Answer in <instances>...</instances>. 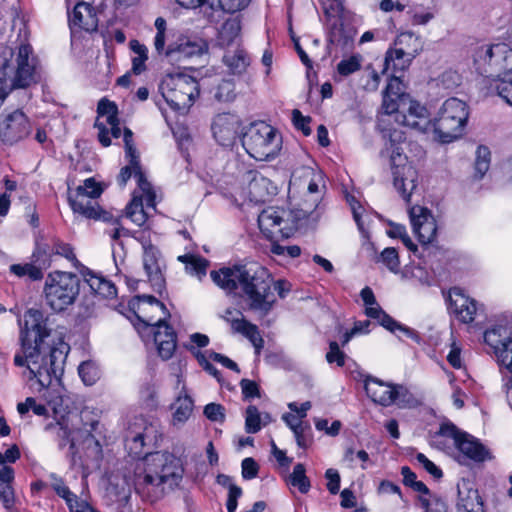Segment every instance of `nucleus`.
<instances>
[{
	"mask_svg": "<svg viewBox=\"0 0 512 512\" xmlns=\"http://www.w3.org/2000/svg\"><path fill=\"white\" fill-rule=\"evenodd\" d=\"M32 256H74V251L69 244L57 239H41L37 241L36 251Z\"/></svg>",
	"mask_w": 512,
	"mask_h": 512,
	"instance_id": "obj_37",
	"label": "nucleus"
},
{
	"mask_svg": "<svg viewBox=\"0 0 512 512\" xmlns=\"http://www.w3.org/2000/svg\"><path fill=\"white\" fill-rule=\"evenodd\" d=\"M360 68V57L355 55L348 59L341 60L337 65V71L342 76H349Z\"/></svg>",
	"mask_w": 512,
	"mask_h": 512,
	"instance_id": "obj_54",
	"label": "nucleus"
},
{
	"mask_svg": "<svg viewBox=\"0 0 512 512\" xmlns=\"http://www.w3.org/2000/svg\"><path fill=\"white\" fill-rule=\"evenodd\" d=\"M346 355L340 350L337 342L332 341L329 344V351L326 353V360L329 364L336 363L342 367L345 364Z\"/></svg>",
	"mask_w": 512,
	"mask_h": 512,
	"instance_id": "obj_58",
	"label": "nucleus"
},
{
	"mask_svg": "<svg viewBox=\"0 0 512 512\" xmlns=\"http://www.w3.org/2000/svg\"><path fill=\"white\" fill-rule=\"evenodd\" d=\"M223 61L230 72L235 75L244 73L250 64V59L246 51L239 47L233 52L227 51L223 57Z\"/></svg>",
	"mask_w": 512,
	"mask_h": 512,
	"instance_id": "obj_41",
	"label": "nucleus"
},
{
	"mask_svg": "<svg viewBox=\"0 0 512 512\" xmlns=\"http://www.w3.org/2000/svg\"><path fill=\"white\" fill-rule=\"evenodd\" d=\"M159 90L171 109L181 114L186 113L199 96L197 80L183 73L167 75Z\"/></svg>",
	"mask_w": 512,
	"mask_h": 512,
	"instance_id": "obj_8",
	"label": "nucleus"
},
{
	"mask_svg": "<svg viewBox=\"0 0 512 512\" xmlns=\"http://www.w3.org/2000/svg\"><path fill=\"white\" fill-rule=\"evenodd\" d=\"M287 211L278 207H267L258 216V226L263 235L269 239L288 237L291 228L287 226L288 219H285Z\"/></svg>",
	"mask_w": 512,
	"mask_h": 512,
	"instance_id": "obj_17",
	"label": "nucleus"
},
{
	"mask_svg": "<svg viewBox=\"0 0 512 512\" xmlns=\"http://www.w3.org/2000/svg\"><path fill=\"white\" fill-rule=\"evenodd\" d=\"M51 330L47 326V318L38 309H29L24 314V322L20 325V351L14 357L18 367L26 366L30 379H37L42 387L52 382L62 371L63 353L57 348H51L48 356H43L45 339Z\"/></svg>",
	"mask_w": 512,
	"mask_h": 512,
	"instance_id": "obj_1",
	"label": "nucleus"
},
{
	"mask_svg": "<svg viewBox=\"0 0 512 512\" xmlns=\"http://www.w3.org/2000/svg\"><path fill=\"white\" fill-rule=\"evenodd\" d=\"M155 432L156 429L152 425L145 426L143 431L140 432L129 431L125 437V446L130 455L140 457L143 453L146 441L151 442L155 438V436H153Z\"/></svg>",
	"mask_w": 512,
	"mask_h": 512,
	"instance_id": "obj_36",
	"label": "nucleus"
},
{
	"mask_svg": "<svg viewBox=\"0 0 512 512\" xmlns=\"http://www.w3.org/2000/svg\"><path fill=\"white\" fill-rule=\"evenodd\" d=\"M211 128L214 138L220 145L230 146L237 137L239 119L229 113L218 114L214 118Z\"/></svg>",
	"mask_w": 512,
	"mask_h": 512,
	"instance_id": "obj_27",
	"label": "nucleus"
},
{
	"mask_svg": "<svg viewBox=\"0 0 512 512\" xmlns=\"http://www.w3.org/2000/svg\"><path fill=\"white\" fill-rule=\"evenodd\" d=\"M47 430H51L59 439V446L62 448L67 443H70V449H74V441L71 439V430L64 423L56 422L46 426Z\"/></svg>",
	"mask_w": 512,
	"mask_h": 512,
	"instance_id": "obj_48",
	"label": "nucleus"
},
{
	"mask_svg": "<svg viewBox=\"0 0 512 512\" xmlns=\"http://www.w3.org/2000/svg\"><path fill=\"white\" fill-rule=\"evenodd\" d=\"M497 94L504 99L510 106H512V76L503 78L500 82L492 84Z\"/></svg>",
	"mask_w": 512,
	"mask_h": 512,
	"instance_id": "obj_56",
	"label": "nucleus"
},
{
	"mask_svg": "<svg viewBox=\"0 0 512 512\" xmlns=\"http://www.w3.org/2000/svg\"><path fill=\"white\" fill-rule=\"evenodd\" d=\"M148 281L154 290L161 292L165 287V278L157 258H145L143 262Z\"/></svg>",
	"mask_w": 512,
	"mask_h": 512,
	"instance_id": "obj_42",
	"label": "nucleus"
},
{
	"mask_svg": "<svg viewBox=\"0 0 512 512\" xmlns=\"http://www.w3.org/2000/svg\"><path fill=\"white\" fill-rule=\"evenodd\" d=\"M469 116L466 103L458 98H449L441 106L438 116L432 123L438 139L449 143L459 138Z\"/></svg>",
	"mask_w": 512,
	"mask_h": 512,
	"instance_id": "obj_7",
	"label": "nucleus"
},
{
	"mask_svg": "<svg viewBox=\"0 0 512 512\" xmlns=\"http://www.w3.org/2000/svg\"><path fill=\"white\" fill-rule=\"evenodd\" d=\"M320 202H316L312 206V198L306 197L298 207H301L302 216H311L312 223H316L320 218V212L318 211Z\"/></svg>",
	"mask_w": 512,
	"mask_h": 512,
	"instance_id": "obj_61",
	"label": "nucleus"
},
{
	"mask_svg": "<svg viewBox=\"0 0 512 512\" xmlns=\"http://www.w3.org/2000/svg\"><path fill=\"white\" fill-rule=\"evenodd\" d=\"M242 146L250 157L259 160H270L277 156L281 139L276 131L265 122L251 124L243 133Z\"/></svg>",
	"mask_w": 512,
	"mask_h": 512,
	"instance_id": "obj_10",
	"label": "nucleus"
},
{
	"mask_svg": "<svg viewBox=\"0 0 512 512\" xmlns=\"http://www.w3.org/2000/svg\"><path fill=\"white\" fill-rule=\"evenodd\" d=\"M69 25L72 29L95 31L98 27L95 8L85 1L76 2L72 13H69Z\"/></svg>",
	"mask_w": 512,
	"mask_h": 512,
	"instance_id": "obj_29",
	"label": "nucleus"
},
{
	"mask_svg": "<svg viewBox=\"0 0 512 512\" xmlns=\"http://www.w3.org/2000/svg\"><path fill=\"white\" fill-rule=\"evenodd\" d=\"M292 120L295 128L300 130L305 136H309L311 134V128L309 127V123L311 121L310 117H305L299 110L294 109L292 111Z\"/></svg>",
	"mask_w": 512,
	"mask_h": 512,
	"instance_id": "obj_62",
	"label": "nucleus"
},
{
	"mask_svg": "<svg viewBox=\"0 0 512 512\" xmlns=\"http://www.w3.org/2000/svg\"><path fill=\"white\" fill-rule=\"evenodd\" d=\"M49 267V263L40 258L29 262H22L10 265V272L19 278H27L31 281L41 280L45 270Z\"/></svg>",
	"mask_w": 512,
	"mask_h": 512,
	"instance_id": "obj_35",
	"label": "nucleus"
},
{
	"mask_svg": "<svg viewBox=\"0 0 512 512\" xmlns=\"http://www.w3.org/2000/svg\"><path fill=\"white\" fill-rule=\"evenodd\" d=\"M227 321L230 322L231 328L235 333H241L245 337H247L250 342L253 344L256 353H260V350L263 348L264 340L261 337L259 330L256 325L248 322L244 318H236Z\"/></svg>",
	"mask_w": 512,
	"mask_h": 512,
	"instance_id": "obj_38",
	"label": "nucleus"
},
{
	"mask_svg": "<svg viewBox=\"0 0 512 512\" xmlns=\"http://www.w3.org/2000/svg\"><path fill=\"white\" fill-rule=\"evenodd\" d=\"M80 291L79 278L70 272L54 271L47 275L43 287L46 304L61 312L72 305Z\"/></svg>",
	"mask_w": 512,
	"mask_h": 512,
	"instance_id": "obj_6",
	"label": "nucleus"
},
{
	"mask_svg": "<svg viewBox=\"0 0 512 512\" xmlns=\"http://www.w3.org/2000/svg\"><path fill=\"white\" fill-rule=\"evenodd\" d=\"M416 460L434 478L440 479L443 476L441 469L438 468L432 461H430L423 453H418L416 455Z\"/></svg>",
	"mask_w": 512,
	"mask_h": 512,
	"instance_id": "obj_64",
	"label": "nucleus"
},
{
	"mask_svg": "<svg viewBox=\"0 0 512 512\" xmlns=\"http://www.w3.org/2000/svg\"><path fill=\"white\" fill-rule=\"evenodd\" d=\"M79 375L86 385H93L99 378V370L91 361L80 364L78 368Z\"/></svg>",
	"mask_w": 512,
	"mask_h": 512,
	"instance_id": "obj_51",
	"label": "nucleus"
},
{
	"mask_svg": "<svg viewBox=\"0 0 512 512\" xmlns=\"http://www.w3.org/2000/svg\"><path fill=\"white\" fill-rule=\"evenodd\" d=\"M98 117L94 126L98 129V140L104 146L111 145V138L108 137V128L106 123H112L118 119L117 105L106 99L102 98L97 106Z\"/></svg>",
	"mask_w": 512,
	"mask_h": 512,
	"instance_id": "obj_28",
	"label": "nucleus"
},
{
	"mask_svg": "<svg viewBox=\"0 0 512 512\" xmlns=\"http://www.w3.org/2000/svg\"><path fill=\"white\" fill-rule=\"evenodd\" d=\"M421 506L425 509V512H447L448 508L444 501L434 498L429 500L423 496L419 497Z\"/></svg>",
	"mask_w": 512,
	"mask_h": 512,
	"instance_id": "obj_63",
	"label": "nucleus"
},
{
	"mask_svg": "<svg viewBox=\"0 0 512 512\" xmlns=\"http://www.w3.org/2000/svg\"><path fill=\"white\" fill-rule=\"evenodd\" d=\"M395 122L420 133H425L432 127L427 109L411 99L407 102L402 101V110L396 115Z\"/></svg>",
	"mask_w": 512,
	"mask_h": 512,
	"instance_id": "obj_19",
	"label": "nucleus"
},
{
	"mask_svg": "<svg viewBox=\"0 0 512 512\" xmlns=\"http://www.w3.org/2000/svg\"><path fill=\"white\" fill-rule=\"evenodd\" d=\"M413 232L417 235L421 244L432 243L437 233L436 220L431 211L425 207L416 205L409 209Z\"/></svg>",
	"mask_w": 512,
	"mask_h": 512,
	"instance_id": "obj_22",
	"label": "nucleus"
},
{
	"mask_svg": "<svg viewBox=\"0 0 512 512\" xmlns=\"http://www.w3.org/2000/svg\"><path fill=\"white\" fill-rule=\"evenodd\" d=\"M450 309L457 319L462 323L468 324L474 321L477 313L476 302L465 296L458 288L450 290L449 294Z\"/></svg>",
	"mask_w": 512,
	"mask_h": 512,
	"instance_id": "obj_30",
	"label": "nucleus"
},
{
	"mask_svg": "<svg viewBox=\"0 0 512 512\" xmlns=\"http://www.w3.org/2000/svg\"><path fill=\"white\" fill-rule=\"evenodd\" d=\"M384 139H388L385 151L390 154V163L393 175V184L402 198L409 202L411 195L418 185V172L408 162L407 156L399 144L405 140L404 132L401 130L383 129Z\"/></svg>",
	"mask_w": 512,
	"mask_h": 512,
	"instance_id": "obj_5",
	"label": "nucleus"
},
{
	"mask_svg": "<svg viewBox=\"0 0 512 512\" xmlns=\"http://www.w3.org/2000/svg\"><path fill=\"white\" fill-rule=\"evenodd\" d=\"M475 64L481 74L492 78L496 84L512 76V49L505 43L479 47Z\"/></svg>",
	"mask_w": 512,
	"mask_h": 512,
	"instance_id": "obj_9",
	"label": "nucleus"
},
{
	"mask_svg": "<svg viewBox=\"0 0 512 512\" xmlns=\"http://www.w3.org/2000/svg\"><path fill=\"white\" fill-rule=\"evenodd\" d=\"M457 490L456 512H483L478 491L472 487L469 481H460L457 484Z\"/></svg>",
	"mask_w": 512,
	"mask_h": 512,
	"instance_id": "obj_31",
	"label": "nucleus"
},
{
	"mask_svg": "<svg viewBox=\"0 0 512 512\" xmlns=\"http://www.w3.org/2000/svg\"><path fill=\"white\" fill-rule=\"evenodd\" d=\"M305 466L298 463L294 466L292 474L289 476V483L297 487L301 493H307L310 489V480L305 474Z\"/></svg>",
	"mask_w": 512,
	"mask_h": 512,
	"instance_id": "obj_46",
	"label": "nucleus"
},
{
	"mask_svg": "<svg viewBox=\"0 0 512 512\" xmlns=\"http://www.w3.org/2000/svg\"><path fill=\"white\" fill-rule=\"evenodd\" d=\"M4 62L0 67V102L14 89H27L41 79L38 57L28 43H22L17 51L4 48Z\"/></svg>",
	"mask_w": 512,
	"mask_h": 512,
	"instance_id": "obj_4",
	"label": "nucleus"
},
{
	"mask_svg": "<svg viewBox=\"0 0 512 512\" xmlns=\"http://www.w3.org/2000/svg\"><path fill=\"white\" fill-rule=\"evenodd\" d=\"M182 476L181 461L172 453H147L136 463L134 490L143 501L155 503L178 486Z\"/></svg>",
	"mask_w": 512,
	"mask_h": 512,
	"instance_id": "obj_2",
	"label": "nucleus"
},
{
	"mask_svg": "<svg viewBox=\"0 0 512 512\" xmlns=\"http://www.w3.org/2000/svg\"><path fill=\"white\" fill-rule=\"evenodd\" d=\"M80 273L96 295L108 300L116 298L117 289L111 281L84 266L80 269Z\"/></svg>",
	"mask_w": 512,
	"mask_h": 512,
	"instance_id": "obj_33",
	"label": "nucleus"
},
{
	"mask_svg": "<svg viewBox=\"0 0 512 512\" xmlns=\"http://www.w3.org/2000/svg\"><path fill=\"white\" fill-rule=\"evenodd\" d=\"M185 265V271L201 280L206 276L207 269L210 265L206 258H178Z\"/></svg>",
	"mask_w": 512,
	"mask_h": 512,
	"instance_id": "obj_44",
	"label": "nucleus"
},
{
	"mask_svg": "<svg viewBox=\"0 0 512 512\" xmlns=\"http://www.w3.org/2000/svg\"><path fill=\"white\" fill-rule=\"evenodd\" d=\"M435 82H436V86L438 88L450 91V90H453L454 88H456L460 84L461 77L456 71L447 70V71L443 72L435 80Z\"/></svg>",
	"mask_w": 512,
	"mask_h": 512,
	"instance_id": "obj_50",
	"label": "nucleus"
},
{
	"mask_svg": "<svg viewBox=\"0 0 512 512\" xmlns=\"http://www.w3.org/2000/svg\"><path fill=\"white\" fill-rule=\"evenodd\" d=\"M364 388L368 397L383 407H389L397 400H404L409 394L403 385L385 383L371 376L365 379Z\"/></svg>",
	"mask_w": 512,
	"mask_h": 512,
	"instance_id": "obj_16",
	"label": "nucleus"
},
{
	"mask_svg": "<svg viewBox=\"0 0 512 512\" xmlns=\"http://www.w3.org/2000/svg\"><path fill=\"white\" fill-rule=\"evenodd\" d=\"M241 18L235 16L227 19L221 26L218 33V42L222 47H229L240 39Z\"/></svg>",
	"mask_w": 512,
	"mask_h": 512,
	"instance_id": "obj_39",
	"label": "nucleus"
},
{
	"mask_svg": "<svg viewBox=\"0 0 512 512\" xmlns=\"http://www.w3.org/2000/svg\"><path fill=\"white\" fill-rule=\"evenodd\" d=\"M30 409L38 416H44L48 412L45 405L37 404L36 400L32 397L26 398L25 402L18 403L17 405V410L21 415H24Z\"/></svg>",
	"mask_w": 512,
	"mask_h": 512,
	"instance_id": "obj_55",
	"label": "nucleus"
},
{
	"mask_svg": "<svg viewBox=\"0 0 512 512\" xmlns=\"http://www.w3.org/2000/svg\"><path fill=\"white\" fill-rule=\"evenodd\" d=\"M193 407L194 403L189 395H179L171 405L173 426L183 425L192 415Z\"/></svg>",
	"mask_w": 512,
	"mask_h": 512,
	"instance_id": "obj_40",
	"label": "nucleus"
},
{
	"mask_svg": "<svg viewBox=\"0 0 512 512\" xmlns=\"http://www.w3.org/2000/svg\"><path fill=\"white\" fill-rule=\"evenodd\" d=\"M286 216H288V222L291 221L294 228L299 229L303 227H307L312 223L311 216H302L301 215V207H296L287 212Z\"/></svg>",
	"mask_w": 512,
	"mask_h": 512,
	"instance_id": "obj_57",
	"label": "nucleus"
},
{
	"mask_svg": "<svg viewBox=\"0 0 512 512\" xmlns=\"http://www.w3.org/2000/svg\"><path fill=\"white\" fill-rule=\"evenodd\" d=\"M102 192V188L94 178H88L75 191H69L68 202L74 213L87 219L114 222L116 221L114 216L109 211L103 210L98 204V198Z\"/></svg>",
	"mask_w": 512,
	"mask_h": 512,
	"instance_id": "obj_11",
	"label": "nucleus"
},
{
	"mask_svg": "<svg viewBox=\"0 0 512 512\" xmlns=\"http://www.w3.org/2000/svg\"><path fill=\"white\" fill-rule=\"evenodd\" d=\"M215 97L219 101L229 102L235 98V84L231 80H223L217 87Z\"/></svg>",
	"mask_w": 512,
	"mask_h": 512,
	"instance_id": "obj_52",
	"label": "nucleus"
},
{
	"mask_svg": "<svg viewBox=\"0 0 512 512\" xmlns=\"http://www.w3.org/2000/svg\"><path fill=\"white\" fill-rule=\"evenodd\" d=\"M361 298L366 306L365 314L378 321V323L392 333L400 332L406 337L419 343L421 338L417 331L404 326L389 316L377 303L374 293L370 287L361 290Z\"/></svg>",
	"mask_w": 512,
	"mask_h": 512,
	"instance_id": "obj_15",
	"label": "nucleus"
},
{
	"mask_svg": "<svg viewBox=\"0 0 512 512\" xmlns=\"http://www.w3.org/2000/svg\"><path fill=\"white\" fill-rule=\"evenodd\" d=\"M243 184L247 185L251 201L265 202L276 194L277 187L265 176L255 170L246 171L242 176Z\"/></svg>",
	"mask_w": 512,
	"mask_h": 512,
	"instance_id": "obj_25",
	"label": "nucleus"
},
{
	"mask_svg": "<svg viewBox=\"0 0 512 512\" xmlns=\"http://www.w3.org/2000/svg\"><path fill=\"white\" fill-rule=\"evenodd\" d=\"M143 200H145L143 193L140 196L134 194L131 202L126 207V217L138 226H142L147 220Z\"/></svg>",
	"mask_w": 512,
	"mask_h": 512,
	"instance_id": "obj_43",
	"label": "nucleus"
},
{
	"mask_svg": "<svg viewBox=\"0 0 512 512\" xmlns=\"http://www.w3.org/2000/svg\"><path fill=\"white\" fill-rule=\"evenodd\" d=\"M208 45L202 39L184 40L168 46L165 56L171 63H185L187 60L198 57L207 52Z\"/></svg>",
	"mask_w": 512,
	"mask_h": 512,
	"instance_id": "obj_26",
	"label": "nucleus"
},
{
	"mask_svg": "<svg viewBox=\"0 0 512 512\" xmlns=\"http://www.w3.org/2000/svg\"><path fill=\"white\" fill-rule=\"evenodd\" d=\"M352 213L362 237L367 238L369 234L368 228L371 222V216L365 213L361 205L355 206L352 204Z\"/></svg>",
	"mask_w": 512,
	"mask_h": 512,
	"instance_id": "obj_49",
	"label": "nucleus"
},
{
	"mask_svg": "<svg viewBox=\"0 0 512 512\" xmlns=\"http://www.w3.org/2000/svg\"><path fill=\"white\" fill-rule=\"evenodd\" d=\"M291 182L307 187L306 197L312 198V206L321 202L325 189L323 174L311 167L303 166L292 174Z\"/></svg>",
	"mask_w": 512,
	"mask_h": 512,
	"instance_id": "obj_24",
	"label": "nucleus"
},
{
	"mask_svg": "<svg viewBox=\"0 0 512 512\" xmlns=\"http://www.w3.org/2000/svg\"><path fill=\"white\" fill-rule=\"evenodd\" d=\"M123 140L125 144L126 158L129 159V165L120 170L117 177L118 184L121 187H124L133 174L139 189L145 195L146 207L155 209L156 194L151 183L147 180L145 174L141 170L139 156L133 143V133L129 128H124Z\"/></svg>",
	"mask_w": 512,
	"mask_h": 512,
	"instance_id": "obj_14",
	"label": "nucleus"
},
{
	"mask_svg": "<svg viewBox=\"0 0 512 512\" xmlns=\"http://www.w3.org/2000/svg\"><path fill=\"white\" fill-rule=\"evenodd\" d=\"M130 307L136 309L137 318L147 326H155L154 340H169L176 336L173 328L164 318L169 315L165 305L152 295H138L130 301Z\"/></svg>",
	"mask_w": 512,
	"mask_h": 512,
	"instance_id": "obj_13",
	"label": "nucleus"
},
{
	"mask_svg": "<svg viewBox=\"0 0 512 512\" xmlns=\"http://www.w3.org/2000/svg\"><path fill=\"white\" fill-rule=\"evenodd\" d=\"M31 130V123L21 110H15L0 120V138L10 145L25 139Z\"/></svg>",
	"mask_w": 512,
	"mask_h": 512,
	"instance_id": "obj_18",
	"label": "nucleus"
},
{
	"mask_svg": "<svg viewBox=\"0 0 512 512\" xmlns=\"http://www.w3.org/2000/svg\"><path fill=\"white\" fill-rule=\"evenodd\" d=\"M160 357L164 360L170 359L177 346L176 336H170L169 340H154Z\"/></svg>",
	"mask_w": 512,
	"mask_h": 512,
	"instance_id": "obj_53",
	"label": "nucleus"
},
{
	"mask_svg": "<svg viewBox=\"0 0 512 512\" xmlns=\"http://www.w3.org/2000/svg\"><path fill=\"white\" fill-rule=\"evenodd\" d=\"M491 161V152L487 146L480 145L476 150V159H475V174L474 177L477 179H482L486 172L489 170Z\"/></svg>",
	"mask_w": 512,
	"mask_h": 512,
	"instance_id": "obj_45",
	"label": "nucleus"
},
{
	"mask_svg": "<svg viewBox=\"0 0 512 512\" xmlns=\"http://www.w3.org/2000/svg\"><path fill=\"white\" fill-rule=\"evenodd\" d=\"M262 427V415L258 408L250 405L246 409L245 430L247 433H257Z\"/></svg>",
	"mask_w": 512,
	"mask_h": 512,
	"instance_id": "obj_47",
	"label": "nucleus"
},
{
	"mask_svg": "<svg viewBox=\"0 0 512 512\" xmlns=\"http://www.w3.org/2000/svg\"><path fill=\"white\" fill-rule=\"evenodd\" d=\"M416 51H408L403 47H396L387 50L384 59V68L383 73L390 69L392 66L393 70V78L397 80L396 72H403L405 69L409 67L412 59L415 57Z\"/></svg>",
	"mask_w": 512,
	"mask_h": 512,
	"instance_id": "obj_34",
	"label": "nucleus"
},
{
	"mask_svg": "<svg viewBox=\"0 0 512 512\" xmlns=\"http://www.w3.org/2000/svg\"><path fill=\"white\" fill-rule=\"evenodd\" d=\"M251 0H177V3L188 9L201 7L210 22H215V12L235 13L246 8Z\"/></svg>",
	"mask_w": 512,
	"mask_h": 512,
	"instance_id": "obj_21",
	"label": "nucleus"
},
{
	"mask_svg": "<svg viewBox=\"0 0 512 512\" xmlns=\"http://www.w3.org/2000/svg\"><path fill=\"white\" fill-rule=\"evenodd\" d=\"M211 278L215 284L229 292L241 284L253 309L268 312L275 302L274 293L271 291L273 279L265 267H223L219 271H212Z\"/></svg>",
	"mask_w": 512,
	"mask_h": 512,
	"instance_id": "obj_3",
	"label": "nucleus"
},
{
	"mask_svg": "<svg viewBox=\"0 0 512 512\" xmlns=\"http://www.w3.org/2000/svg\"><path fill=\"white\" fill-rule=\"evenodd\" d=\"M376 263L386 267L395 274H401L403 278H415L420 282L428 280V270L423 258L415 261L412 258H376Z\"/></svg>",
	"mask_w": 512,
	"mask_h": 512,
	"instance_id": "obj_20",
	"label": "nucleus"
},
{
	"mask_svg": "<svg viewBox=\"0 0 512 512\" xmlns=\"http://www.w3.org/2000/svg\"><path fill=\"white\" fill-rule=\"evenodd\" d=\"M393 88V84L389 83L383 92V103L382 108L384 110V114L388 117V119L381 118L379 121V127L382 133V136L384 137L383 129L387 130H396L395 128H388L385 126L386 123H389L391 121L390 118H393L395 120V117L398 113H401L402 110V101L407 102L409 97L398 93H391V90Z\"/></svg>",
	"mask_w": 512,
	"mask_h": 512,
	"instance_id": "obj_32",
	"label": "nucleus"
},
{
	"mask_svg": "<svg viewBox=\"0 0 512 512\" xmlns=\"http://www.w3.org/2000/svg\"><path fill=\"white\" fill-rule=\"evenodd\" d=\"M0 501L7 510H10L14 506L15 496L11 482H0Z\"/></svg>",
	"mask_w": 512,
	"mask_h": 512,
	"instance_id": "obj_59",
	"label": "nucleus"
},
{
	"mask_svg": "<svg viewBox=\"0 0 512 512\" xmlns=\"http://www.w3.org/2000/svg\"><path fill=\"white\" fill-rule=\"evenodd\" d=\"M432 443L439 449L454 446L466 458L476 462L484 461L487 455L485 447L473 436L461 432L454 424L444 423L432 436Z\"/></svg>",
	"mask_w": 512,
	"mask_h": 512,
	"instance_id": "obj_12",
	"label": "nucleus"
},
{
	"mask_svg": "<svg viewBox=\"0 0 512 512\" xmlns=\"http://www.w3.org/2000/svg\"><path fill=\"white\" fill-rule=\"evenodd\" d=\"M501 328H493L484 333V341L494 349L498 363L507 368L510 376L503 377V389L507 393L506 384L512 380V339H501Z\"/></svg>",
	"mask_w": 512,
	"mask_h": 512,
	"instance_id": "obj_23",
	"label": "nucleus"
},
{
	"mask_svg": "<svg viewBox=\"0 0 512 512\" xmlns=\"http://www.w3.org/2000/svg\"><path fill=\"white\" fill-rule=\"evenodd\" d=\"M204 415L214 422H223L225 420V408L221 404L209 403L204 408Z\"/></svg>",
	"mask_w": 512,
	"mask_h": 512,
	"instance_id": "obj_60",
	"label": "nucleus"
}]
</instances>
